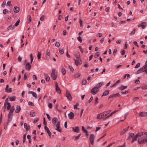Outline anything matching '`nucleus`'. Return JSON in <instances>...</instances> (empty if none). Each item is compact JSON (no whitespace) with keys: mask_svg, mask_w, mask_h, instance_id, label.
Returning a JSON list of instances; mask_svg holds the SVG:
<instances>
[{"mask_svg":"<svg viewBox=\"0 0 147 147\" xmlns=\"http://www.w3.org/2000/svg\"><path fill=\"white\" fill-rule=\"evenodd\" d=\"M141 134L139 136L138 139V143L140 144H142L147 142V132H140Z\"/></svg>","mask_w":147,"mask_h":147,"instance_id":"f257e3e1","label":"nucleus"},{"mask_svg":"<svg viewBox=\"0 0 147 147\" xmlns=\"http://www.w3.org/2000/svg\"><path fill=\"white\" fill-rule=\"evenodd\" d=\"M57 72L56 71L55 69H53L51 74V78L53 80H55L57 79Z\"/></svg>","mask_w":147,"mask_h":147,"instance_id":"f03ea898","label":"nucleus"},{"mask_svg":"<svg viewBox=\"0 0 147 147\" xmlns=\"http://www.w3.org/2000/svg\"><path fill=\"white\" fill-rule=\"evenodd\" d=\"M9 97L6 99L4 102L3 108L4 111H5L6 108L8 110H9V102H8V98Z\"/></svg>","mask_w":147,"mask_h":147,"instance_id":"7ed1b4c3","label":"nucleus"},{"mask_svg":"<svg viewBox=\"0 0 147 147\" xmlns=\"http://www.w3.org/2000/svg\"><path fill=\"white\" fill-rule=\"evenodd\" d=\"M75 57H76L77 59H74L75 63L76 66H78V63L82 64V61L80 58V56H75Z\"/></svg>","mask_w":147,"mask_h":147,"instance_id":"20e7f679","label":"nucleus"},{"mask_svg":"<svg viewBox=\"0 0 147 147\" xmlns=\"http://www.w3.org/2000/svg\"><path fill=\"white\" fill-rule=\"evenodd\" d=\"M95 136L94 134H91L90 135V144L93 145L94 142Z\"/></svg>","mask_w":147,"mask_h":147,"instance_id":"39448f33","label":"nucleus"},{"mask_svg":"<svg viewBox=\"0 0 147 147\" xmlns=\"http://www.w3.org/2000/svg\"><path fill=\"white\" fill-rule=\"evenodd\" d=\"M99 91L97 87H95L92 88L91 90V93L93 95L96 94Z\"/></svg>","mask_w":147,"mask_h":147,"instance_id":"423d86ee","label":"nucleus"},{"mask_svg":"<svg viewBox=\"0 0 147 147\" xmlns=\"http://www.w3.org/2000/svg\"><path fill=\"white\" fill-rule=\"evenodd\" d=\"M146 69V68L144 66H143L137 71L136 73V74H138L142 72L145 71Z\"/></svg>","mask_w":147,"mask_h":147,"instance_id":"0eeeda50","label":"nucleus"},{"mask_svg":"<svg viewBox=\"0 0 147 147\" xmlns=\"http://www.w3.org/2000/svg\"><path fill=\"white\" fill-rule=\"evenodd\" d=\"M55 126L56 127L55 129L57 131H58L61 132L62 131V129L60 127V122L59 121H58L57 122V124Z\"/></svg>","mask_w":147,"mask_h":147,"instance_id":"6e6552de","label":"nucleus"},{"mask_svg":"<svg viewBox=\"0 0 147 147\" xmlns=\"http://www.w3.org/2000/svg\"><path fill=\"white\" fill-rule=\"evenodd\" d=\"M65 96L69 100H71L72 99V96L70 94L69 91L68 90L66 91Z\"/></svg>","mask_w":147,"mask_h":147,"instance_id":"1a4fd4ad","label":"nucleus"},{"mask_svg":"<svg viewBox=\"0 0 147 147\" xmlns=\"http://www.w3.org/2000/svg\"><path fill=\"white\" fill-rule=\"evenodd\" d=\"M140 134V132L138 133L133 138V139L131 140V142L133 143L135 141H136L137 140V138H139V136H141L140 134Z\"/></svg>","mask_w":147,"mask_h":147,"instance_id":"9d476101","label":"nucleus"},{"mask_svg":"<svg viewBox=\"0 0 147 147\" xmlns=\"http://www.w3.org/2000/svg\"><path fill=\"white\" fill-rule=\"evenodd\" d=\"M55 90L56 92L59 94H60L61 91L59 88L58 87V84L57 82H55Z\"/></svg>","mask_w":147,"mask_h":147,"instance_id":"9b49d317","label":"nucleus"},{"mask_svg":"<svg viewBox=\"0 0 147 147\" xmlns=\"http://www.w3.org/2000/svg\"><path fill=\"white\" fill-rule=\"evenodd\" d=\"M120 94L119 93H117L116 94H113L111 95L109 97V98H112L113 97L116 98L117 97H119L120 96Z\"/></svg>","mask_w":147,"mask_h":147,"instance_id":"f8f14e48","label":"nucleus"},{"mask_svg":"<svg viewBox=\"0 0 147 147\" xmlns=\"http://www.w3.org/2000/svg\"><path fill=\"white\" fill-rule=\"evenodd\" d=\"M139 116L141 117H144L147 116V112H142L139 113Z\"/></svg>","mask_w":147,"mask_h":147,"instance_id":"ddd939ff","label":"nucleus"},{"mask_svg":"<svg viewBox=\"0 0 147 147\" xmlns=\"http://www.w3.org/2000/svg\"><path fill=\"white\" fill-rule=\"evenodd\" d=\"M44 128L45 130L47 131V133L49 137L50 138H51V133L50 130H49V128L45 125V126Z\"/></svg>","mask_w":147,"mask_h":147,"instance_id":"4468645a","label":"nucleus"},{"mask_svg":"<svg viewBox=\"0 0 147 147\" xmlns=\"http://www.w3.org/2000/svg\"><path fill=\"white\" fill-rule=\"evenodd\" d=\"M146 24V23L145 22H142L141 23L139 24L138 26L139 27H141L142 29H144L145 28V26Z\"/></svg>","mask_w":147,"mask_h":147,"instance_id":"2eb2a0df","label":"nucleus"},{"mask_svg":"<svg viewBox=\"0 0 147 147\" xmlns=\"http://www.w3.org/2000/svg\"><path fill=\"white\" fill-rule=\"evenodd\" d=\"M9 113H8V120L7 121L6 123H5L4 125V128L5 129H6L7 128V125L9 122Z\"/></svg>","mask_w":147,"mask_h":147,"instance_id":"dca6fc26","label":"nucleus"},{"mask_svg":"<svg viewBox=\"0 0 147 147\" xmlns=\"http://www.w3.org/2000/svg\"><path fill=\"white\" fill-rule=\"evenodd\" d=\"M25 68L28 71H29L30 70L31 68V65L29 63L27 62L26 63V65Z\"/></svg>","mask_w":147,"mask_h":147,"instance_id":"f3484780","label":"nucleus"},{"mask_svg":"<svg viewBox=\"0 0 147 147\" xmlns=\"http://www.w3.org/2000/svg\"><path fill=\"white\" fill-rule=\"evenodd\" d=\"M69 118L70 119H72L74 116V114L72 112H70L68 115Z\"/></svg>","mask_w":147,"mask_h":147,"instance_id":"a211bd4d","label":"nucleus"},{"mask_svg":"<svg viewBox=\"0 0 147 147\" xmlns=\"http://www.w3.org/2000/svg\"><path fill=\"white\" fill-rule=\"evenodd\" d=\"M72 129L73 131L74 132L78 133L80 131V129L78 126L72 127Z\"/></svg>","mask_w":147,"mask_h":147,"instance_id":"6ab92c4d","label":"nucleus"},{"mask_svg":"<svg viewBox=\"0 0 147 147\" xmlns=\"http://www.w3.org/2000/svg\"><path fill=\"white\" fill-rule=\"evenodd\" d=\"M59 121H58V119L57 117H54L52 119V123L54 125H55V123Z\"/></svg>","mask_w":147,"mask_h":147,"instance_id":"aec40b11","label":"nucleus"},{"mask_svg":"<svg viewBox=\"0 0 147 147\" xmlns=\"http://www.w3.org/2000/svg\"><path fill=\"white\" fill-rule=\"evenodd\" d=\"M129 127V126H128L125 128L124 129L120 132V134L121 135H123V134L127 130Z\"/></svg>","mask_w":147,"mask_h":147,"instance_id":"412c9836","label":"nucleus"},{"mask_svg":"<svg viewBox=\"0 0 147 147\" xmlns=\"http://www.w3.org/2000/svg\"><path fill=\"white\" fill-rule=\"evenodd\" d=\"M20 11V8L18 7H15L13 8V11L15 13H18Z\"/></svg>","mask_w":147,"mask_h":147,"instance_id":"4be33fe9","label":"nucleus"},{"mask_svg":"<svg viewBox=\"0 0 147 147\" xmlns=\"http://www.w3.org/2000/svg\"><path fill=\"white\" fill-rule=\"evenodd\" d=\"M36 113L33 110L31 111L30 114V117H34L36 115Z\"/></svg>","mask_w":147,"mask_h":147,"instance_id":"5701e85b","label":"nucleus"},{"mask_svg":"<svg viewBox=\"0 0 147 147\" xmlns=\"http://www.w3.org/2000/svg\"><path fill=\"white\" fill-rule=\"evenodd\" d=\"M117 111L116 110V111H114L112 112L110 115H108V116H107V117H106V118H105L104 119L106 120L107 119V118H108L111 116L113 114H114L115 112H116Z\"/></svg>","mask_w":147,"mask_h":147,"instance_id":"b1692460","label":"nucleus"},{"mask_svg":"<svg viewBox=\"0 0 147 147\" xmlns=\"http://www.w3.org/2000/svg\"><path fill=\"white\" fill-rule=\"evenodd\" d=\"M109 92V90H105L103 93L102 97L104 96H106L107 95Z\"/></svg>","mask_w":147,"mask_h":147,"instance_id":"393cba45","label":"nucleus"},{"mask_svg":"<svg viewBox=\"0 0 147 147\" xmlns=\"http://www.w3.org/2000/svg\"><path fill=\"white\" fill-rule=\"evenodd\" d=\"M46 59L48 60L50 58V52L49 51H48V50H47L46 53Z\"/></svg>","mask_w":147,"mask_h":147,"instance_id":"a878e982","label":"nucleus"},{"mask_svg":"<svg viewBox=\"0 0 147 147\" xmlns=\"http://www.w3.org/2000/svg\"><path fill=\"white\" fill-rule=\"evenodd\" d=\"M45 76L46 77V81L47 82H49L50 80V78L48 75L47 74H45Z\"/></svg>","mask_w":147,"mask_h":147,"instance_id":"bb28decb","label":"nucleus"},{"mask_svg":"<svg viewBox=\"0 0 147 147\" xmlns=\"http://www.w3.org/2000/svg\"><path fill=\"white\" fill-rule=\"evenodd\" d=\"M29 93L31 94L33 97L36 98H37V94L36 93L33 91H30L29 92Z\"/></svg>","mask_w":147,"mask_h":147,"instance_id":"cd10ccee","label":"nucleus"},{"mask_svg":"<svg viewBox=\"0 0 147 147\" xmlns=\"http://www.w3.org/2000/svg\"><path fill=\"white\" fill-rule=\"evenodd\" d=\"M21 110V108L19 106L17 105V106L16 109L15 111V112L16 113H18Z\"/></svg>","mask_w":147,"mask_h":147,"instance_id":"c85d7f7f","label":"nucleus"},{"mask_svg":"<svg viewBox=\"0 0 147 147\" xmlns=\"http://www.w3.org/2000/svg\"><path fill=\"white\" fill-rule=\"evenodd\" d=\"M103 85V82H100L95 87H97L98 88V89L99 90V88L100 87L102 86Z\"/></svg>","mask_w":147,"mask_h":147,"instance_id":"c756f323","label":"nucleus"},{"mask_svg":"<svg viewBox=\"0 0 147 147\" xmlns=\"http://www.w3.org/2000/svg\"><path fill=\"white\" fill-rule=\"evenodd\" d=\"M127 88V86H121L119 87V89L121 90H122L124 89H126Z\"/></svg>","mask_w":147,"mask_h":147,"instance_id":"7c9ffc66","label":"nucleus"},{"mask_svg":"<svg viewBox=\"0 0 147 147\" xmlns=\"http://www.w3.org/2000/svg\"><path fill=\"white\" fill-rule=\"evenodd\" d=\"M16 99V97L15 96H12L10 97V101H15Z\"/></svg>","mask_w":147,"mask_h":147,"instance_id":"2f4dec72","label":"nucleus"},{"mask_svg":"<svg viewBox=\"0 0 147 147\" xmlns=\"http://www.w3.org/2000/svg\"><path fill=\"white\" fill-rule=\"evenodd\" d=\"M97 118L98 119H100L102 118V115H101V113L98 114L97 115Z\"/></svg>","mask_w":147,"mask_h":147,"instance_id":"473e14b6","label":"nucleus"},{"mask_svg":"<svg viewBox=\"0 0 147 147\" xmlns=\"http://www.w3.org/2000/svg\"><path fill=\"white\" fill-rule=\"evenodd\" d=\"M62 73L63 75H65L66 73L64 67L62 68Z\"/></svg>","mask_w":147,"mask_h":147,"instance_id":"72a5a7b5","label":"nucleus"},{"mask_svg":"<svg viewBox=\"0 0 147 147\" xmlns=\"http://www.w3.org/2000/svg\"><path fill=\"white\" fill-rule=\"evenodd\" d=\"M82 129L86 134H88V131L84 128L83 126H82Z\"/></svg>","mask_w":147,"mask_h":147,"instance_id":"f704fd0d","label":"nucleus"},{"mask_svg":"<svg viewBox=\"0 0 147 147\" xmlns=\"http://www.w3.org/2000/svg\"><path fill=\"white\" fill-rule=\"evenodd\" d=\"M20 22V19H19L15 23V26H18Z\"/></svg>","mask_w":147,"mask_h":147,"instance_id":"c9c22d12","label":"nucleus"},{"mask_svg":"<svg viewBox=\"0 0 147 147\" xmlns=\"http://www.w3.org/2000/svg\"><path fill=\"white\" fill-rule=\"evenodd\" d=\"M59 52L61 55L63 54L64 53V51L62 49H60L59 50Z\"/></svg>","mask_w":147,"mask_h":147,"instance_id":"e433bc0d","label":"nucleus"},{"mask_svg":"<svg viewBox=\"0 0 147 147\" xmlns=\"http://www.w3.org/2000/svg\"><path fill=\"white\" fill-rule=\"evenodd\" d=\"M142 89H146L147 88V85H144L141 87Z\"/></svg>","mask_w":147,"mask_h":147,"instance_id":"4c0bfd02","label":"nucleus"},{"mask_svg":"<svg viewBox=\"0 0 147 147\" xmlns=\"http://www.w3.org/2000/svg\"><path fill=\"white\" fill-rule=\"evenodd\" d=\"M46 16L45 15H42L40 18V20L41 21H42L44 20L45 18V17Z\"/></svg>","mask_w":147,"mask_h":147,"instance_id":"58836bf2","label":"nucleus"},{"mask_svg":"<svg viewBox=\"0 0 147 147\" xmlns=\"http://www.w3.org/2000/svg\"><path fill=\"white\" fill-rule=\"evenodd\" d=\"M15 110V108H14V107L13 106H12L11 109H10V112H11V113H13L14 110Z\"/></svg>","mask_w":147,"mask_h":147,"instance_id":"ea45409f","label":"nucleus"},{"mask_svg":"<svg viewBox=\"0 0 147 147\" xmlns=\"http://www.w3.org/2000/svg\"><path fill=\"white\" fill-rule=\"evenodd\" d=\"M41 55V53L40 52H38V54L37 55V57L38 59H39L40 58V56Z\"/></svg>","mask_w":147,"mask_h":147,"instance_id":"a19ab883","label":"nucleus"},{"mask_svg":"<svg viewBox=\"0 0 147 147\" xmlns=\"http://www.w3.org/2000/svg\"><path fill=\"white\" fill-rule=\"evenodd\" d=\"M9 87V86L8 85H7L6 86V87L5 89V91L8 92H9V88L8 89V88Z\"/></svg>","mask_w":147,"mask_h":147,"instance_id":"79ce46f5","label":"nucleus"},{"mask_svg":"<svg viewBox=\"0 0 147 147\" xmlns=\"http://www.w3.org/2000/svg\"><path fill=\"white\" fill-rule=\"evenodd\" d=\"M81 74L80 73H76L75 76V77L76 78H78L80 76Z\"/></svg>","mask_w":147,"mask_h":147,"instance_id":"37998d69","label":"nucleus"},{"mask_svg":"<svg viewBox=\"0 0 147 147\" xmlns=\"http://www.w3.org/2000/svg\"><path fill=\"white\" fill-rule=\"evenodd\" d=\"M86 80H83L82 82V84L83 85H85L86 84Z\"/></svg>","mask_w":147,"mask_h":147,"instance_id":"c03bdc74","label":"nucleus"},{"mask_svg":"<svg viewBox=\"0 0 147 147\" xmlns=\"http://www.w3.org/2000/svg\"><path fill=\"white\" fill-rule=\"evenodd\" d=\"M28 19L29 20V22L28 23H29L31 21L32 18L31 16L30 15H28Z\"/></svg>","mask_w":147,"mask_h":147,"instance_id":"a18cd8bd","label":"nucleus"},{"mask_svg":"<svg viewBox=\"0 0 147 147\" xmlns=\"http://www.w3.org/2000/svg\"><path fill=\"white\" fill-rule=\"evenodd\" d=\"M136 31V30L135 29H134L131 32V33L130 34V35H133V34H134Z\"/></svg>","mask_w":147,"mask_h":147,"instance_id":"49530a36","label":"nucleus"},{"mask_svg":"<svg viewBox=\"0 0 147 147\" xmlns=\"http://www.w3.org/2000/svg\"><path fill=\"white\" fill-rule=\"evenodd\" d=\"M77 39L80 42H81L82 41V39L81 37L80 36H79L78 37Z\"/></svg>","mask_w":147,"mask_h":147,"instance_id":"de8ad7c7","label":"nucleus"},{"mask_svg":"<svg viewBox=\"0 0 147 147\" xmlns=\"http://www.w3.org/2000/svg\"><path fill=\"white\" fill-rule=\"evenodd\" d=\"M79 105V104L78 103H77L75 105H74V109H78V108H77V106H78Z\"/></svg>","mask_w":147,"mask_h":147,"instance_id":"09e8293b","label":"nucleus"},{"mask_svg":"<svg viewBox=\"0 0 147 147\" xmlns=\"http://www.w3.org/2000/svg\"><path fill=\"white\" fill-rule=\"evenodd\" d=\"M39 120V118H38L34 120V121H33V123H35L36 122H37Z\"/></svg>","mask_w":147,"mask_h":147,"instance_id":"8fccbe9b","label":"nucleus"},{"mask_svg":"<svg viewBox=\"0 0 147 147\" xmlns=\"http://www.w3.org/2000/svg\"><path fill=\"white\" fill-rule=\"evenodd\" d=\"M55 46L56 47H59L60 46V44L59 42H57L55 44Z\"/></svg>","mask_w":147,"mask_h":147,"instance_id":"3c124183","label":"nucleus"},{"mask_svg":"<svg viewBox=\"0 0 147 147\" xmlns=\"http://www.w3.org/2000/svg\"><path fill=\"white\" fill-rule=\"evenodd\" d=\"M104 113L105 116V117H107V115L109 113V111H107L106 112H104Z\"/></svg>","mask_w":147,"mask_h":147,"instance_id":"603ef678","label":"nucleus"},{"mask_svg":"<svg viewBox=\"0 0 147 147\" xmlns=\"http://www.w3.org/2000/svg\"><path fill=\"white\" fill-rule=\"evenodd\" d=\"M8 11L6 9H5L3 11V13L4 14L7 13H8Z\"/></svg>","mask_w":147,"mask_h":147,"instance_id":"864d4df0","label":"nucleus"},{"mask_svg":"<svg viewBox=\"0 0 147 147\" xmlns=\"http://www.w3.org/2000/svg\"><path fill=\"white\" fill-rule=\"evenodd\" d=\"M140 65V63H138L136 65L135 67V68H137L138 67H139Z\"/></svg>","mask_w":147,"mask_h":147,"instance_id":"5fc2aeb1","label":"nucleus"},{"mask_svg":"<svg viewBox=\"0 0 147 147\" xmlns=\"http://www.w3.org/2000/svg\"><path fill=\"white\" fill-rule=\"evenodd\" d=\"M93 97L92 96H91V97L90 98V99L88 101V103H90L93 100Z\"/></svg>","mask_w":147,"mask_h":147,"instance_id":"6e6d98bb","label":"nucleus"},{"mask_svg":"<svg viewBox=\"0 0 147 147\" xmlns=\"http://www.w3.org/2000/svg\"><path fill=\"white\" fill-rule=\"evenodd\" d=\"M99 55V52H97L95 54V57L96 58L98 57Z\"/></svg>","mask_w":147,"mask_h":147,"instance_id":"4d7b16f0","label":"nucleus"},{"mask_svg":"<svg viewBox=\"0 0 147 147\" xmlns=\"http://www.w3.org/2000/svg\"><path fill=\"white\" fill-rule=\"evenodd\" d=\"M125 53V51L124 50H123L121 52V54L123 55H124Z\"/></svg>","mask_w":147,"mask_h":147,"instance_id":"13d9d810","label":"nucleus"},{"mask_svg":"<svg viewBox=\"0 0 147 147\" xmlns=\"http://www.w3.org/2000/svg\"><path fill=\"white\" fill-rule=\"evenodd\" d=\"M102 34L101 33H98L97 34L96 36L98 37H100L102 36Z\"/></svg>","mask_w":147,"mask_h":147,"instance_id":"bf43d9fd","label":"nucleus"},{"mask_svg":"<svg viewBox=\"0 0 147 147\" xmlns=\"http://www.w3.org/2000/svg\"><path fill=\"white\" fill-rule=\"evenodd\" d=\"M28 104L30 105L34 106V103L30 101H29L28 102Z\"/></svg>","mask_w":147,"mask_h":147,"instance_id":"052dcab7","label":"nucleus"},{"mask_svg":"<svg viewBox=\"0 0 147 147\" xmlns=\"http://www.w3.org/2000/svg\"><path fill=\"white\" fill-rule=\"evenodd\" d=\"M79 22L80 23V26L82 27V22L81 19L80 20Z\"/></svg>","mask_w":147,"mask_h":147,"instance_id":"680f3d73","label":"nucleus"},{"mask_svg":"<svg viewBox=\"0 0 147 147\" xmlns=\"http://www.w3.org/2000/svg\"><path fill=\"white\" fill-rule=\"evenodd\" d=\"M69 68L70 70L71 71H73L74 70V69L71 66H69Z\"/></svg>","mask_w":147,"mask_h":147,"instance_id":"e2e57ef3","label":"nucleus"},{"mask_svg":"<svg viewBox=\"0 0 147 147\" xmlns=\"http://www.w3.org/2000/svg\"><path fill=\"white\" fill-rule=\"evenodd\" d=\"M32 78L33 79H35V80H37V78L35 75H33Z\"/></svg>","mask_w":147,"mask_h":147,"instance_id":"0e129e2a","label":"nucleus"},{"mask_svg":"<svg viewBox=\"0 0 147 147\" xmlns=\"http://www.w3.org/2000/svg\"><path fill=\"white\" fill-rule=\"evenodd\" d=\"M134 133H131L130 134V136L131 137L133 138L134 136Z\"/></svg>","mask_w":147,"mask_h":147,"instance_id":"69168bd1","label":"nucleus"},{"mask_svg":"<svg viewBox=\"0 0 147 147\" xmlns=\"http://www.w3.org/2000/svg\"><path fill=\"white\" fill-rule=\"evenodd\" d=\"M46 115L48 119L50 121L51 120V118L49 115L48 114H47Z\"/></svg>","mask_w":147,"mask_h":147,"instance_id":"338daca9","label":"nucleus"},{"mask_svg":"<svg viewBox=\"0 0 147 147\" xmlns=\"http://www.w3.org/2000/svg\"><path fill=\"white\" fill-rule=\"evenodd\" d=\"M14 26L12 25H10V29L12 30L14 28Z\"/></svg>","mask_w":147,"mask_h":147,"instance_id":"774afa93","label":"nucleus"}]
</instances>
